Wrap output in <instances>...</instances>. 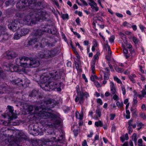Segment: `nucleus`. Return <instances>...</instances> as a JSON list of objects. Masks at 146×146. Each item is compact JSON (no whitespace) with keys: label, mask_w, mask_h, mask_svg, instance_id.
<instances>
[{"label":"nucleus","mask_w":146,"mask_h":146,"mask_svg":"<svg viewBox=\"0 0 146 146\" xmlns=\"http://www.w3.org/2000/svg\"><path fill=\"white\" fill-rule=\"evenodd\" d=\"M54 102V100L51 99L44 101L41 103L40 108L29 106L26 110L29 113L35 109L34 112L33 113L34 114L33 117L34 119H42L40 122L44 126L56 127V125L60 123V114L58 113H52L48 111L55 106Z\"/></svg>","instance_id":"nucleus-1"},{"label":"nucleus","mask_w":146,"mask_h":146,"mask_svg":"<svg viewBox=\"0 0 146 146\" xmlns=\"http://www.w3.org/2000/svg\"><path fill=\"white\" fill-rule=\"evenodd\" d=\"M28 10L23 19L26 24L32 25L40 20L43 19L44 17L43 13L40 10L33 9Z\"/></svg>","instance_id":"nucleus-2"},{"label":"nucleus","mask_w":146,"mask_h":146,"mask_svg":"<svg viewBox=\"0 0 146 146\" xmlns=\"http://www.w3.org/2000/svg\"><path fill=\"white\" fill-rule=\"evenodd\" d=\"M19 59L21 66L24 68H35L40 64L39 61L35 59L30 60L29 58L25 56L20 57Z\"/></svg>","instance_id":"nucleus-3"},{"label":"nucleus","mask_w":146,"mask_h":146,"mask_svg":"<svg viewBox=\"0 0 146 146\" xmlns=\"http://www.w3.org/2000/svg\"><path fill=\"white\" fill-rule=\"evenodd\" d=\"M26 139L25 136L23 135L22 133H20L17 137L15 138L11 135L10 137L5 139V142L8 144V146H19V142L25 140Z\"/></svg>","instance_id":"nucleus-4"},{"label":"nucleus","mask_w":146,"mask_h":146,"mask_svg":"<svg viewBox=\"0 0 146 146\" xmlns=\"http://www.w3.org/2000/svg\"><path fill=\"white\" fill-rule=\"evenodd\" d=\"M57 72L53 74L52 73L47 74H44L40 77V81L41 83L40 86L43 84H47L48 82L51 80H57L59 78L60 76L56 74Z\"/></svg>","instance_id":"nucleus-5"},{"label":"nucleus","mask_w":146,"mask_h":146,"mask_svg":"<svg viewBox=\"0 0 146 146\" xmlns=\"http://www.w3.org/2000/svg\"><path fill=\"white\" fill-rule=\"evenodd\" d=\"M60 84L50 80L47 84H43L41 86L42 89L46 91H50V90L56 89L57 90L60 92L61 89L60 88Z\"/></svg>","instance_id":"nucleus-6"},{"label":"nucleus","mask_w":146,"mask_h":146,"mask_svg":"<svg viewBox=\"0 0 146 146\" xmlns=\"http://www.w3.org/2000/svg\"><path fill=\"white\" fill-rule=\"evenodd\" d=\"M57 52L56 49H53L50 50H43L40 53H39L38 57L39 58H49L55 56Z\"/></svg>","instance_id":"nucleus-7"},{"label":"nucleus","mask_w":146,"mask_h":146,"mask_svg":"<svg viewBox=\"0 0 146 146\" xmlns=\"http://www.w3.org/2000/svg\"><path fill=\"white\" fill-rule=\"evenodd\" d=\"M12 83L15 84H18L20 86H23L24 85L26 86L30 83L29 81L27 78H25L23 80L17 77L15 78L14 80L12 82Z\"/></svg>","instance_id":"nucleus-8"},{"label":"nucleus","mask_w":146,"mask_h":146,"mask_svg":"<svg viewBox=\"0 0 146 146\" xmlns=\"http://www.w3.org/2000/svg\"><path fill=\"white\" fill-rule=\"evenodd\" d=\"M47 31L49 33H51L53 35H55L56 33V27L53 26H52L49 27V28L47 29L46 30H45L44 31H42L41 30H38L36 32V35L37 36H41L42 35L43 32L44 31Z\"/></svg>","instance_id":"nucleus-9"},{"label":"nucleus","mask_w":146,"mask_h":146,"mask_svg":"<svg viewBox=\"0 0 146 146\" xmlns=\"http://www.w3.org/2000/svg\"><path fill=\"white\" fill-rule=\"evenodd\" d=\"M20 24L17 20H14L8 25L9 28L13 31H15L19 29V26Z\"/></svg>","instance_id":"nucleus-10"},{"label":"nucleus","mask_w":146,"mask_h":146,"mask_svg":"<svg viewBox=\"0 0 146 146\" xmlns=\"http://www.w3.org/2000/svg\"><path fill=\"white\" fill-rule=\"evenodd\" d=\"M27 30L25 29H19L15 33L14 36V38L18 40L23 36L25 35L27 33Z\"/></svg>","instance_id":"nucleus-11"},{"label":"nucleus","mask_w":146,"mask_h":146,"mask_svg":"<svg viewBox=\"0 0 146 146\" xmlns=\"http://www.w3.org/2000/svg\"><path fill=\"white\" fill-rule=\"evenodd\" d=\"M16 7L18 10L19 11H24L27 9L28 8L26 3V0H21L17 2Z\"/></svg>","instance_id":"nucleus-12"},{"label":"nucleus","mask_w":146,"mask_h":146,"mask_svg":"<svg viewBox=\"0 0 146 146\" xmlns=\"http://www.w3.org/2000/svg\"><path fill=\"white\" fill-rule=\"evenodd\" d=\"M7 108L9 110V113L7 115H3L4 117L5 118L8 116L9 118L11 120H12L13 119H16L17 117L16 115L14 113V109L13 107L10 106H7Z\"/></svg>","instance_id":"nucleus-13"},{"label":"nucleus","mask_w":146,"mask_h":146,"mask_svg":"<svg viewBox=\"0 0 146 146\" xmlns=\"http://www.w3.org/2000/svg\"><path fill=\"white\" fill-rule=\"evenodd\" d=\"M36 36H34L33 38H31L29 41L28 45H33L35 44V46L37 47L40 44V42H39L40 40L39 38L36 37Z\"/></svg>","instance_id":"nucleus-14"},{"label":"nucleus","mask_w":146,"mask_h":146,"mask_svg":"<svg viewBox=\"0 0 146 146\" xmlns=\"http://www.w3.org/2000/svg\"><path fill=\"white\" fill-rule=\"evenodd\" d=\"M41 43H39L40 46L41 47H44L45 46L48 47H53L54 46L53 43H50L49 41L48 40L43 39L41 41Z\"/></svg>","instance_id":"nucleus-15"},{"label":"nucleus","mask_w":146,"mask_h":146,"mask_svg":"<svg viewBox=\"0 0 146 146\" xmlns=\"http://www.w3.org/2000/svg\"><path fill=\"white\" fill-rule=\"evenodd\" d=\"M6 30L7 29L5 27H0V31L1 33V34H0V35H3V38L5 40L7 39L8 38V35L6 32Z\"/></svg>","instance_id":"nucleus-16"},{"label":"nucleus","mask_w":146,"mask_h":146,"mask_svg":"<svg viewBox=\"0 0 146 146\" xmlns=\"http://www.w3.org/2000/svg\"><path fill=\"white\" fill-rule=\"evenodd\" d=\"M89 1L88 4L90 5L92 9L95 10V11H98L99 10V8L97 6V3L93 0H88Z\"/></svg>","instance_id":"nucleus-17"},{"label":"nucleus","mask_w":146,"mask_h":146,"mask_svg":"<svg viewBox=\"0 0 146 146\" xmlns=\"http://www.w3.org/2000/svg\"><path fill=\"white\" fill-rule=\"evenodd\" d=\"M7 58L10 59L15 57L17 56V54L13 51H7L4 54Z\"/></svg>","instance_id":"nucleus-18"},{"label":"nucleus","mask_w":146,"mask_h":146,"mask_svg":"<svg viewBox=\"0 0 146 146\" xmlns=\"http://www.w3.org/2000/svg\"><path fill=\"white\" fill-rule=\"evenodd\" d=\"M75 101L76 102H79L80 104H82L84 102L83 95H82L81 93L80 95L78 94V95L76 96Z\"/></svg>","instance_id":"nucleus-19"},{"label":"nucleus","mask_w":146,"mask_h":146,"mask_svg":"<svg viewBox=\"0 0 146 146\" xmlns=\"http://www.w3.org/2000/svg\"><path fill=\"white\" fill-rule=\"evenodd\" d=\"M110 91L111 93L113 94H116L117 92L116 90V87L114 83L111 82L110 83Z\"/></svg>","instance_id":"nucleus-20"},{"label":"nucleus","mask_w":146,"mask_h":146,"mask_svg":"<svg viewBox=\"0 0 146 146\" xmlns=\"http://www.w3.org/2000/svg\"><path fill=\"white\" fill-rule=\"evenodd\" d=\"M11 130H13L12 128L11 127V129L7 127H3L0 130V133L1 134L2 136L4 135V132L7 131H10Z\"/></svg>","instance_id":"nucleus-21"},{"label":"nucleus","mask_w":146,"mask_h":146,"mask_svg":"<svg viewBox=\"0 0 146 146\" xmlns=\"http://www.w3.org/2000/svg\"><path fill=\"white\" fill-rule=\"evenodd\" d=\"M101 115V112L99 109H98L96 111V115H94V118L95 120H97L99 119V117H100Z\"/></svg>","instance_id":"nucleus-22"},{"label":"nucleus","mask_w":146,"mask_h":146,"mask_svg":"<svg viewBox=\"0 0 146 146\" xmlns=\"http://www.w3.org/2000/svg\"><path fill=\"white\" fill-rule=\"evenodd\" d=\"M136 77V75L134 74H132L129 76V78L130 80L133 83L135 82V78Z\"/></svg>","instance_id":"nucleus-23"},{"label":"nucleus","mask_w":146,"mask_h":146,"mask_svg":"<svg viewBox=\"0 0 146 146\" xmlns=\"http://www.w3.org/2000/svg\"><path fill=\"white\" fill-rule=\"evenodd\" d=\"M38 94V93L37 91L34 90L32 92L30 93L29 96L30 97H33L37 96Z\"/></svg>","instance_id":"nucleus-24"},{"label":"nucleus","mask_w":146,"mask_h":146,"mask_svg":"<svg viewBox=\"0 0 146 146\" xmlns=\"http://www.w3.org/2000/svg\"><path fill=\"white\" fill-rule=\"evenodd\" d=\"M5 77V74L1 70V68L0 67V80L1 79H4ZM3 93V92H0V94H2Z\"/></svg>","instance_id":"nucleus-25"},{"label":"nucleus","mask_w":146,"mask_h":146,"mask_svg":"<svg viewBox=\"0 0 146 146\" xmlns=\"http://www.w3.org/2000/svg\"><path fill=\"white\" fill-rule=\"evenodd\" d=\"M108 54L106 56V58L108 60H110V59L111 56V50L110 47H109V49H108Z\"/></svg>","instance_id":"nucleus-26"},{"label":"nucleus","mask_w":146,"mask_h":146,"mask_svg":"<svg viewBox=\"0 0 146 146\" xmlns=\"http://www.w3.org/2000/svg\"><path fill=\"white\" fill-rule=\"evenodd\" d=\"M121 38L123 40H124V43L126 44L127 43V40L126 38L125 35L122 33H120L119 34Z\"/></svg>","instance_id":"nucleus-27"},{"label":"nucleus","mask_w":146,"mask_h":146,"mask_svg":"<svg viewBox=\"0 0 146 146\" xmlns=\"http://www.w3.org/2000/svg\"><path fill=\"white\" fill-rule=\"evenodd\" d=\"M132 140L134 141L135 145H137V135L136 133H134L133 134L132 136Z\"/></svg>","instance_id":"nucleus-28"},{"label":"nucleus","mask_w":146,"mask_h":146,"mask_svg":"<svg viewBox=\"0 0 146 146\" xmlns=\"http://www.w3.org/2000/svg\"><path fill=\"white\" fill-rule=\"evenodd\" d=\"M103 122L100 120L97 121H96L95 123V125L97 127H102L103 126Z\"/></svg>","instance_id":"nucleus-29"},{"label":"nucleus","mask_w":146,"mask_h":146,"mask_svg":"<svg viewBox=\"0 0 146 146\" xmlns=\"http://www.w3.org/2000/svg\"><path fill=\"white\" fill-rule=\"evenodd\" d=\"M121 89L122 91L123 94V95H125L126 94L125 86L123 84H121Z\"/></svg>","instance_id":"nucleus-30"},{"label":"nucleus","mask_w":146,"mask_h":146,"mask_svg":"<svg viewBox=\"0 0 146 146\" xmlns=\"http://www.w3.org/2000/svg\"><path fill=\"white\" fill-rule=\"evenodd\" d=\"M10 123L9 121L7 122L6 121H5L3 120H0V124H3L5 126H7L9 125Z\"/></svg>","instance_id":"nucleus-31"},{"label":"nucleus","mask_w":146,"mask_h":146,"mask_svg":"<svg viewBox=\"0 0 146 146\" xmlns=\"http://www.w3.org/2000/svg\"><path fill=\"white\" fill-rule=\"evenodd\" d=\"M116 104L117 106L119 108H122L123 106V104L122 102H120L119 101H117L116 102Z\"/></svg>","instance_id":"nucleus-32"},{"label":"nucleus","mask_w":146,"mask_h":146,"mask_svg":"<svg viewBox=\"0 0 146 146\" xmlns=\"http://www.w3.org/2000/svg\"><path fill=\"white\" fill-rule=\"evenodd\" d=\"M76 116L77 119H79L80 120L82 119L83 118V115H82L79 114V113L77 111L76 112Z\"/></svg>","instance_id":"nucleus-33"},{"label":"nucleus","mask_w":146,"mask_h":146,"mask_svg":"<svg viewBox=\"0 0 146 146\" xmlns=\"http://www.w3.org/2000/svg\"><path fill=\"white\" fill-rule=\"evenodd\" d=\"M114 80L116 81L119 84H122V83L121 80L118 78L116 76H114L113 77Z\"/></svg>","instance_id":"nucleus-34"},{"label":"nucleus","mask_w":146,"mask_h":146,"mask_svg":"<svg viewBox=\"0 0 146 146\" xmlns=\"http://www.w3.org/2000/svg\"><path fill=\"white\" fill-rule=\"evenodd\" d=\"M100 52H96V54H95L94 56L93 57V60H94V62L95 61V60H98L99 59L98 56L100 54Z\"/></svg>","instance_id":"nucleus-35"},{"label":"nucleus","mask_w":146,"mask_h":146,"mask_svg":"<svg viewBox=\"0 0 146 146\" xmlns=\"http://www.w3.org/2000/svg\"><path fill=\"white\" fill-rule=\"evenodd\" d=\"M132 39L133 41L135 44H138L139 43V40L135 36L133 37Z\"/></svg>","instance_id":"nucleus-36"},{"label":"nucleus","mask_w":146,"mask_h":146,"mask_svg":"<svg viewBox=\"0 0 146 146\" xmlns=\"http://www.w3.org/2000/svg\"><path fill=\"white\" fill-rule=\"evenodd\" d=\"M113 98L114 100H115L116 101H117L119 99L118 96L116 94H114L113 97Z\"/></svg>","instance_id":"nucleus-37"},{"label":"nucleus","mask_w":146,"mask_h":146,"mask_svg":"<svg viewBox=\"0 0 146 146\" xmlns=\"http://www.w3.org/2000/svg\"><path fill=\"white\" fill-rule=\"evenodd\" d=\"M116 70L119 72H121L124 71V69L119 68L118 67H116L115 68Z\"/></svg>","instance_id":"nucleus-38"},{"label":"nucleus","mask_w":146,"mask_h":146,"mask_svg":"<svg viewBox=\"0 0 146 146\" xmlns=\"http://www.w3.org/2000/svg\"><path fill=\"white\" fill-rule=\"evenodd\" d=\"M82 95H83V97H84L86 98H87L89 97V94L87 92H85L84 93H81Z\"/></svg>","instance_id":"nucleus-39"},{"label":"nucleus","mask_w":146,"mask_h":146,"mask_svg":"<svg viewBox=\"0 0 146 146\" xmlns=\"http://www.w3.org/2000/svg\"><path fill=\"white\" fill-rule=\"evenodd\" d=\"M126 47L129 49L130 52H132V45L131 44H126Z\"/></svg>","instance_id":"nucleus-40"},{"label":"nucleus","mask_w":146,"mask_h":146,"mask_svg":"<svg viewBox=\"0 0 146 146\" xmlns=\"http://www.w3.org/2000/svg\"><path fill=\"white\" fill-rule=\"evenodd\" d=\"M63 109L65 112H66L70 110V107L66 106H64L63 107Z\"/></svg>","instance_id":"nucleus-41"},{"label":"nucleus","mask_w":146,"mask_h":146,"mask_svg":"<svg viewBox=\"0 0 146 146\" xmlns=\"http://www.w3.org/2000/svg\"><path fill=\"white\" fill-rule=\"evenodd\" d=\"M122 25L124 27L126 26L128 27H130L131 26V25L126 21H125L123 22Z\"/></svg>","instance_id":"nucleus-42"},{"label":"nucleus","mask_w":146,"mask_h":146,"mask_svg":"<svg viewBox=\"0 0 146 146\" xmlns=\"http://www.w3.org/2000/svg\"><path fill=\"white\" fill-rule=\"evenodd\" d=\"M62 18L63 19H68V15L67 14H63L62 15Z\"/></svg>","instance_id":"nucleus-43"},{"label":"nucleus","mask_w":146,"mask_h":146,"mask_svg":"<svg viewBox=\"0 0 146 146\" xmlns=\"http://www.w3.org/2000/svg\"><path fill=\"white\" fill-rule=\"evenodd\" d=\"M122 46L123 48V53L124 54H128V50L125 48L124 45H122Z\"/></svg>","instance_id":"nucleus-44"},{"label":"nucleus","mask_w":146,"mask_h":146,"mask_svg":"<svg viewBox=\"0 0 146 146\" xmlns=\"http://www.w3.org/2000/svg\"><path fill=\"white\" fill-rule=\"evenodd\" d=\"M143 141L141 139H139L138 141V145L139 146H142Z\"/></svg>","instance_id":"nucleus-45"},{"label":"nucleus","mask_w":146,"mask_h":146,"mask_svg":"<svg viewBox=\"0 0 146 146\" xmlns=\"http://www.w3.org/2000/svg\"><path fill=\"white\" fill-rule=\"evenodd\" d=\"M97 102L100 104V105H102L103 104V102L102 100L100 98H98L96 100Z\"/></svg>","instance_id":"nucleus-46"},{"label":"nucleus","mask_w":146,"mask_h":146,"mask_svg":"<svg viewBox=\"0 0 146 146\" xmlns=\"http://www.w3.org/2000/svg\"><path fill=\"white\" fill-rule=\"evenodd\" d=\"M13 0H11L10 1H6L5 3L6 6H8L9 5L11 4V3H13Z\"/></svg>","instance_id":"nucleus-47"},{"label":"nucleus","mask_w":146,"mask_h":146,"mask_svg":"<svg viewBox=\"0 0 146 146\" xmlns=\"http://www.w3.org/2000/svg\"><path fill=\"white\" fill-rule=\"evenodd\" d=\"M90 78H91V80L92 81H94V79H97L98 77L96 75H92L90 77Z\"/></svg>","instance_id":"nucleus-48"},{"label":"nucleus","mask_w":146,"mask_h":146,"mask_svg":"<svg viewBox=\"0 0 146 146\" xmlns=\"http://www.w3.org/2000/svg\"><path fill=\"white\" fill-rule=\"evenodd\" d=\"M109 78L108 75L105 73H104V80H108Z\"/></svg>","instance_id":"nucleus-49"},{"label":"nucleus","mask_w":146,"mask_h":146,"mask_svg":"<svg viewBox=\"0 0 146 146\" xmlns=\"http://www.w3.org/2000/svg\"><path fill=\"white\" fill-rule=\"evenodd\" d=\"M139 115L141 118H142L143 119H145L146 118V116L144 113H140Z\"/></svg>","instance_id":"nucleus-50"},{"label":"nucleus","mask_w":146,"mask_h":146,"mask_svg":"<svg viewBox=\"0 0 146 146\" xmlns=\"http://www.w3.org/2000/svg\"><path fill=\"white\" fill-rule=\"evenodd\" d=\"M74 34L78 38H80L81 37L80 35L77 32H73Z\"/></svg>","instance_id":"nucleus-51"},{"label":"nucleus","mask_w":146,"mask_h":146,"mask_svg":"<svg viewBox=\"0 0 146 146\" xmlns=\"http://www.w3.org/2000/svg\"><path fill=\"white\" fill-rule=\"evenodd\" d=\"M80 1L84 6H87L88 5V4L84 0H80Z\"/></svg>","instance_id":"nucleus-52"},{"label":"nucleus","mask_w":146,"mask_h":146,"mask_svg":"<svg viewBox=\"0 0 146 146\" xmlns=\"http://www.w3.org/2000/svg\"><path fill=\"white\" fill-rule=\"evenodd\" d=\"M95 84L97 88H100L101 86L100 84L97 81L95 82Z\"/></svg>","instance_id":"nucleus-53"},{"label":"nucleus","mask_w":146,"mask_h":146,"mask_svg":"<svg viewBox=\"0 0 146 146\" xmlns=\"http://www.w3.org/2000/svg\"><path fill=\"white\" fill-rule=\"evenodd\" d=\"M95 62H94L93 64H92L91 66V68L92 70H95Z\"/></svg>","instance_id":"nucleus-54"},{"label":"nucleus","mask_w":146,"mask_h":146,"mask_svg":"<svg viewBox=\"0 0 146 146\" xmlns=\"http://www.w3.org/2000/svg\"><path fill=\"white\" fill-rule=\"evenodd\" d=\"M16 16L19 18H21L22 17V15L19 13H17L16 14Z\"/></svg>","instance_id":"nucleus-55"},{"label":"nucleus","mask_w":146,"mask_h":146,"mask_svg":"<svg viewBox=\"0 0 146 146\" xmlns=\"http://www.w3.org/2000/svg\"><path fill=\"white\" fill-rule=\"evenodd\" d=\"M98 45V44L97 41L96 40H95L93 42V46L96 47H97Z\"/></svg>","instance_id":"nucleus-56"},{"label":"nucleus","mask_w":146,"mask_h":146,"mask_svg":"<svg viewBox=\"0 0 146 146\" xmlns=\"http://www.w3.org/2000/svg\"><path fill=\"white\" fill-rule=\"evenodd\" d=\"M110 119L111 120H113L114 119L115 117V115L114 114H111L110 115Z\"/></svg>","instance_id":"nucleus-57"},{"label":"nucleus","mask_w":146,"mask_h":146,"mask_svg":"<svg viewBox=\"0 0 146 146\" xmlns=\"http://www.w3.org/2000/svg\"><path fill=\"white\" fill-rule=\"evenodd\" d=\"M115 14L117 17H119L122 18L123 17V15L119 13H116Z\"/></svg>","instance_id":"nucleus-58"},{"label":"nucleus","mask_w":146,"mask_h":146,"mask_svg":"<svg viewBox=\"0 0 146 146\" xmlns=\"http://www.w3.org/2000/svg\"><path fill=\"white\" fill-rule=\"evenodd\" d=\"M120 139L121 141L123 142L125 141V140H126L124 135H123L121 137H120Z\"/></svg>","instance_id":"nucleus-59"},{"label":"nucleus","mask_w":146,"mask_h":146,"mask_svg":"<svg viewBox=\"0 0 146 146\" xmlns=\"http://www.w3.org/2000/svg\"><path fill=\"white\" fill-rule=\"evenodd\" d=\"M133 122V120H130L128 122V124L129 125L128 127H131V126L132 125V123Z\"/></svg>","instance_id":"nucleus-60"},{"label":"nucleus","mask_w":146,"mask_h":146,"mask_svg":"<svg viewBox=\"0 0 146 146\" xmlns=\"http://www.w3.org/2000/svg\"><path fill=\"white\" fill-rule=\"evenodd\" d=\"M136 99H137V98H135V97L133 99V104L134 105L136 104L137 103V101Z\"/></svg>","instance_id":"nucleus-61"},{"label":"nucleus","mask_w":146,"mask_h":146,"mask_svg":"<svg viewBox=\"0 0 146 146\" xmlns=\"http://www.w3.org/2000/svg\"><path fill=\"white\" fill-rule=\"evenodd\" d=\"M128 130H129L128 133L129 134H131L133 131L131 127H128Z\"/></svg>","instance_id":"nucleus-62"},{"label":"nucleus","mask_w":146,"mask_h":146,"mask_svg":"<svg viewBox=\"0 0 146 146\" xmlns=\"http://www.w3.org/2000/svg\"><path fill=\"white\" fill-rule=\"evenodd\" d=\"M82 146H88L86 141L85 140L82 143Z\"/></svg>","instance_id":"nucleus-63"},{"label":"nucleus","mask_w":146,"mask_h":146,"mask_svg":"<svg viewBox=\"0 0 146 146\" xmlns=\"http://www.w3.org/2000/svg\"><path fill=\"white\" fill-rule=\"evenodd\" d=\"M146 90L144 89H143L142 91V94L144 97L145 95H146Z\"/></svg>","instance_id":"nucleus-64"}]
</instances>
